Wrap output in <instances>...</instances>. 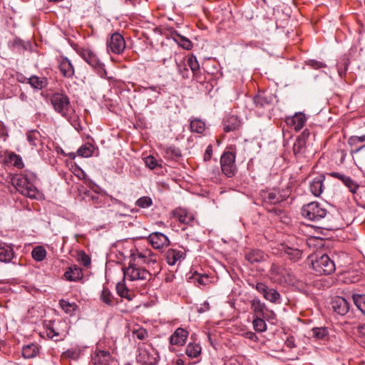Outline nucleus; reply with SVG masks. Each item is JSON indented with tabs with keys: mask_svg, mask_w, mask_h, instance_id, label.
Returning <instances> with one entry per match:
<instances>
[{
	"mask_svg": "<svg viewBox=\"0 0 365 365\" xmlns=\"http://www.w3.org/2000/svg\"><path fill=\"white\" fill-rule=\"evenodd\" d=\"M306 64L315 70L327 67V65L324 63L314 59L307 61Z\"/></svg>",
	"mask_w": 365,
	"mask_h": 365,
	"instance_id": "56",
	"label": "nucleus"
},
{
	"mask_svg": "<svg viewBox=\"0 0 365 365\" xmlns=\"http://www.w3.org/2000/svg\"><path fill=\"white\" fill-rule=\"evenodd\" d=\"M201 351V346L197 343H189L185 349V354L190 358H196L199 356Z\"/></svg>",
	"mask_w": 365,
	"mask_h": 365,
	"instance_id": "38",
	"label": "nucleus"
},
{
	"mask_svg": "<svg viewBox=\"0 0 365 365\" xmlns=\"http://www.w3.org/2000/svg\"><path fill=\"white\" fill-rule=\"evenodd\" d=\"M324 174H320L313 178V180L311 181L309 185V190L315 197H319L323 192L324 189Z\"/></svg>",
	"mask_w": 365,
	"mask_h": 365,
	"instance_id": "21",
	"label": "nucleus"
},
{
	"mask_svg": "<svg viewBox=\"0 0 365 365\" xmlns=\"http://www.w3.org/2000/svg\"><path fill=\"white\" fill-rule=\"evenodd\" d=\"M310 135L309 130L308 129H305L303 132L297 137V139L302 140L304 143H307V140L309 138Z\"/></svg>",
	"mask_w": 365,
	"mask_h": 365,
	"instance_id": "62",
	"label": "nucleus"
},
{
	"mask_svg": "<svg viewBox=\"0 0 365 365\" xmlns=\"http://www.w3.org/2000/svg\"><path fill=\"white\" fill-rule=\"evenodd\" d=\"M76 53L89 65L96 72L103 78L106 76L107 71L104 64L100 61L98 56L91 49L78 47L76 48Z\"/></svg>",
	"mask_w": 365,
	"mask_h": 365,
	"instance_id": "3",
	"label": "nucleus"
},
{
	"mask_svg": "<svg viewBox=\"0 0 365 365\" xmlns=\"http://www.w3.org/2000/svg\"><path fill=\"white\" fill-rule=\"evenodd\" d=\"M263 317L256 316L253 320V327L256 331L264 332L267 330V324Z\"/></svg>",
	"mask_w": 365,
	"mask_h": 365,
	"instance_id": "44",
	"label": "nucleus"
},
{
	"mask_svg": "<svg viewBox=\"0 0 365 365\" xmlns=\"http://www.w3.org/2000/svg\"><path fill=\"white\" fill-rule=\"evenodd\" d=\"M27 83L34 89L41 90L48 86V82L46 77H39L36 75H33L28 78Z\"/></svg>",
	"mask_w": 365,
	"mask_h": 365,
	"instance_id": "32",
	"label": "nucleus"
},
{
	"mask_svg": "<svg viewBox=\"0 0 365 365\" xmlns=\"http://www.w3.org/2000/svg\"><path fill=\"white\" fill-rule=\"evenodd\" d=\"M251 309L256 316L263 317L264 318H272L275 316L274 312L267 309L266 304L260 301L259 299H254L251 303Z\"/></svg>",
	"mask_w": 365,
	"mask_h": 365,
	"instance_id": "15",
	"label": "nucleus"
},
{
	"mask_svg": "<svg viewBox=\"0 0 365 365\" xmlns=\"http://www.w3.org/2000/svg\"><path fill=\"white\" fill-rule=\"evenodd\" d=\"M132 334L134 338L139 340H145L148 337V332L145 328L139 327L132 331Z\"/></svg>",
	"mask_w": 365,
	"mask_h": 365,
	"instance_id": "49",
	"label": "nucleus"
},
{
	"mask_svg": "<svg viewBox=\"0 0 365 365\" xmlns=\"http://www.w3.org/2000/svg\"><path fill=\"white\" fill-rule=\"evenodd\" d=\"M186 257L185 251H182L177 249L170 248L165 253V258L169 265L173 266L178 261L184 259Z\"/></svg>",
	"mask_w": 365,
	"mask_h": 365,
	"instance_id": "22",
	"label": "nucleus"
},
{
	"mask_svg": "<svg viewBox=\"0 0 365 365\" xmlns=\"http://www.w3.org/2000/svg\"><path fill=\"white\" fill-rule=\"evenodd\" d=\"M94 147L91 143H86L82 145L77 150V155L83 158H89L92 156Z\"/></svg>",
	"mask_w": 365,
	"mask_h": 365,
	"instance_id": "39",
	"label": "nucleus"
},
{
	"mask_svg": "<svg viewBox=\"0 0 365 365\" xmlns=\"http://www.w3.org/2000/svg\"><path fill=\"white\" fill-rule=\"evenodd\" d=\"M63 276L67 281L78 282L83 279V274L81 268L73 264L67 268Z\"/></svg>",
	"mask_w": 365,
	"mask_h": 365,
	"instance_id": "23",
	"label": "nucleus"
},
{
	"mask_svg": "<svg viewBox=\"0 0 365 365\" xmlns=\"http://www.w3.org/2000/svg\"><path fill=\"white\" fill-rule=\"evenodd\" d=\"M306 149V143L302 140L297 139L293 145V152L295 156L302 154L304 153Z\"/></svg>",
	"mask_w": 365,
	"mask_h": 365,
	"instance_id": "48",
	"label": "nucleus"
},
{
	"mask_svg": "<svg viewBox=\"0 0 365 365\" xmlns=\"http://www.w3.org/2000/svg\"><path fill=\"white\" fill-rule=\"evenodd\" d=\"M329 175L333 178H337L339 179V180H341L343 183L345 182L346 181V179H347V178L349 176H346L342 173H337V172H331L330 173H329Z\"/></svg>",
	"mask_w": 365,
	"mask_h": 365,
	"instance_id": "60",
	"label": "nucleus"
},
{
	"mask_svg": "<svg viewBox=\"0 0 365 365\" xmlns=\"http://www.w3.org/2000/svg\"><path fill=\"white\" fill-rule=\"evenodd\" d=\"M186 65L190 68L193 78L199 83H202L205 80L204 75L202 73L200 64L196 56L192 55L187 59Z\"/></svg>",
	"mask_w": 365,
	"mask_h": 365,
	"instance_id": "19",
	"label": "nucleus"
},
{
	"mask_svg": "<svg viewBox=\"0 0 365 365\" xmlns=\"http://www.w3.org/2000/svg\"><path fill=\"white\" fill-rule=\"evenodd\" d=\"M301 213L308 220L319 221L326 217L327 211L319 202H312L303 205Z\"/></svg>",
	"mask_w": 365,
	"mask_h": 365,
	"instance_id": "7",
	"label": "nucleus"
},
{
	"mask_svg": "<svg viewBox=\"0 0 365 365\" xmlns=\"http://www.w3.org/2000/svg\"><path fill=\"white\" fill-rule=\"evenodd\" d=\"M347 143L351 148V154H356L363 149H365V134L350 136L348 138Z\"/></svg>",
	"mask_w": 365,
	"mask_h": 365,
	"instance_id": "18",
	"label": "nucleus"
},
{
	"mask_svg": "<svg viewBox=\"0 0 365 365\" xmlns=\"http://www.w3.org/2000/svg\"><path fill=\"white\" fill-rule=\"evenodd\" d=\"M312 335L317 339H324L329 334L326 327H314L312 329Z\"/></svg>",
	"mask_w": 365,
	"mask_h": 365,
	"instance_id": "47",
	"label": "nucleus"
},
{
	"mask_svg": "<svg viewBox=\"0 0 365 365\" xmlns=\"http://www.w3.org/2000/svg\"><path fill=\"white\" fill-rule=\"evenodd\" d=\"M188 336V331L182 328H178L170 336V343L172 345L182 346L185 344Z\"/></svg>",
	"mask_w": 365,
	"mask_h": 365,
	"instance_id": "25",
	"label": "nucleus"
},
{
	"mask_svg": "<svg viewBox=\"0 0 365 365\" xmlns=\"http://www.w3.org/2000/svg\"><path fill=\"white\" fill-rule=\"evenodd\" d=\"M244 336L253 341H256L258 339L257 336L252 331H247L244 334Z\"/></svg>",
	"mask_w": 365,
	"mask_h": 365,
	"instance_id": "63",
	"label": "nucleus"
},
{
	"mask_svg": "<svg viewBox=\"0 0 365 365\" xmlns=\"http://www.w3.org/2000/svg\"><path fill=\"white\" fill-rule=\"evenodd\" d=\"M36 180V175L28 170L12 178L13 185L17 190L30 198H35L38 192L35 186Z\"/></svg>",
	"mask_w": 365,
	"mask_h": 365,
	"instance_id": "2",
	"label": "nucleus"
},
{
	"mask_svg": "<svg viewBox=\"0 0 365 365\" xmlns=\"http://www.w3.org/2000/svg\"><path fill=\"white\" fill-rule=\"evenodd\" d=\"M50 101L55 111L62 117H69L70 113H74V109L71 106L69 98L66 94L55 93L51 96Z\"/></svg>",
	"mask_w": 365,
	"mask_h": 365,
	"instance_id": "6",
	"label": "nucleus"
},
{
	"mask_svg": "<svg viewBox=\"0 0 365 365\" xmlns=\"http://www.w3.org/2000/svg\"><path fill=\"white\" fill-rule=\"evenodd\" d=\"M153 204L152 199L148 196H143L138 199L135 205L141 208H147Z\"/></svg>",
	"mask_w": 365,
	"mask_h": 365,
	"instance_id": "50",
	"label": "nucleus"
},
{
	"mask_svg": "<svg viewBox=\"0 0 365 365\" xmlns=\"http://www.w3.org/2000/svg\"><path fill=\"white\" fill-rule=\"evenodd\" d=\"M286 123L298 131L301 130L307 122V118L302 113H297L292 117H287L285 119Z\"/></svg>",
	"mask_w": 365,
	"mask_h": 365,
	"instance_id": "20",
	"label": "nucleus"
},
{
	"mask_svg": "<svg viewBox=\"0 0 365 365\" xmlns=\"http://www.w3.org/2000/svg\"><path fill=\"white\" fill-rule=\"evenodd\" d=\"M6 161L17 168H22L24 167V163L21 157L15 153H9Z\"/></svg>",
	"mask_w": 365,
	"mask_h": 365,
	"instance_id": "43",
	"label": "nucleus"
},
{
	"mask_svg": "<svg viewBox=\"0 0 365 365\" xmlns=\"http://www.w3.org/2000/svg\"><path fill=\"white\" fill-rule=\"evenodd\" d=\"M282 251L288 257L290 260L293 262H297L302 258V252L299 249L285 245H282Z\"/></svg>",
	"mask_w": 365,
	"mask_h": 365,
	"instance_id": "31",
	"label": "nucleus"
},
{
	"mask_svg": "<svg viewBox=\"0 0 365 365\" xmlns=\"http://www.w3.org/2000/svg\"><path fill=\"white\" fill-rule=\"evenodd\" d=\"M289 195V190H280L279 188H272L262 190L259 192V197L263 204L277 205L286 200Z\"/></svg>",
	"mask_w": 365,
	"mask_h": 365,
	"instance_id": "5",
	"label": "nucleus"
},
{
	"mask_svg": "<svg viewBox=\"0 0 365 365\" xmlns=\"http://www.w3.org/2000/svg\"><path fill=\"white\" fill-rule=\"evenodd\" d=\"M168 31L170 34L173 39L182 48L186 50H190L192 47V43L187 38L180 35L175 29L173 28H169Z\"/></svg>",
	"mask_w": 365,
	"mask_h": 365,
	"instance_id": "26",
	"label": "nucleus"
},
{
	"mask_svg": "<svg viewBox=\"0 0 365 365\" xmlns=\"http://www.w3.org/2000/svg\"><path fill=\"white\" fill-rule=\"evenodd\" d=\"M72 125V126L76 129L78 128H81L80 123L79 117L76 114V113H70L69 117H64Z\"/></svg>",
	"mask_w": 365,
	"mask_h": 365,
	"instance_id": "53",
	"label": "nucleus"
},
{
	"mask_svg": "<svg viewBox=\"0 0 365 365\" xmlns=\"http://www.w3.org/2000/svg\"><path fill=\"white\" fill-rule=\"evenodd\" d=\"M137 361L144 365H156L159 361L158 351L153 347L151 344L145 342L138 344Z\"/></svg>",
	"mask_w": 365,
	"mask_h": 365,
	"instance_id": "4",
	"label": "nucleus"
},
{
	"mask_svg": "<svg viewBox=\"0 0 365 365\" xmlns=\"http://www.w3.org/2000/svg\"><path fill=\"white\" fill-rule=\"evenodd\" d=\"M107 48L115 54L122 53L125 48L123 36L118 32L113 34L107 41Z\"/></svg>",
	"mask_w": 365,
	"mask_h": 365,
	"instance_id": "12",
	"label": "nucleus"
},
{
	"mask_svg": "<svg viewBox=\"0 0 365 365\" xmlns=\"http://www.w3.org/2000/svg\"><path fill=\"white\" fill-rule=\"evenodd\" d=\"M178 71L180 74L182 75L183 78H188L190 76V72L188 68H187V65L185 63H177Z\"/></svg>",
	"mask_w": 365,
	"mask_h": 365,
	"instance_id": "57",
	"label": "nucleus"
},
{
	"mask_svg": "<svg viewBox=\"0 0 365 365\" xmlns=\"http://www.w3.org/2000/svg\"><path fill=\"white\" fill-rule=\"evenodd\" d=\"M100 299L103 303L109 307H114L118 304V299L113 297L109 289L106 287L103 288Z\"/></svg>",
	"mask_w": 365,
	"mask_h": 365,
	"instance_id": "30",
	"label": "nucleus"
},
{
	"mask_svg": "<svg viewBox=\"0 0 365 365\" xmlns=\"http://www.w3.org/2000/svg\"><path fill=\"white\" fill-rule=\"evenodd\" d=\"M73 173L78 179L81 180L84 179L86 176V174L85 173L83 170L79 168L78 166H76L73 168Z\"/></svg>",
	"mask_w": 365,
	"mask_h": 365,
	"instance_id": "58",
	"label": "nucleus"
},
{
	"mask_svg": "<svg viewBox=\"0 0 365 365\" xmlns=\"http://www.w3.org/2000/svg\"><path fill=\"white\" fill-rule=\"evenodd\" d=\"M241 120L238 116L231 115L223 121V130L226 133L237 130L241 127Z\"/></svg>",
	"mask_w": 365,
	"mask_h": 365,
	"instance_id": "24",
	"label": "nucleus"
},
{
	"mask_svg": "<svg viewBox=\"0 0 365 365\" xmlns=\"http://www.w3.org/2000/svg\"><path fill=\"white\" fill-rule=\"evenodd\" d=\"M14 257L13 248L4 243H0V262H9Z\"/></svg>",
	"mask_w": 365,
	"mask_h": 365,
	"instance_id": "33",
	"label": "nucleus"
},
{
	"mask_svg": "<svg viewBox=\"0 0 365 365\" xmlns=\"http://www.w3.org/2000/svg\"><path fill=\"white\" fill-rule=\"evenodd\" d=\"M212 155V145H209L207 147L206 150L204 154V160L209 161L211 159Z\"/></svg>",
	"mask_w": 365,
	"mask_h": 365,
	"instance_id": "61",
	"label": "nucleus"
},
{
	"mask_svg": "<svg viewBox=\"0 0 365 365\" xmlns=\"http://www.w3.org/2000/svg\"><path fill=\"white\" fill-rule=\"evenodd\" d=\"M59 305L61 308L68 314L72 316L74 314L78 306L76 303H71L67 300H59Z\"/></svg>",
	"mask_w": 365,
	"mask_h": 365,
	"instance_id": "40",
	"label": "nucleus"
},
{
	"mask_svg": "<svg viewBox=\"0 0 365 365\" xmlns=\"http://www.w3.org/2000/svg\"><path fill=\"white\" fill-rule=\"evenodd\" d=\"M236 154L233 151H225L220 158L222 172L227 177H233L237 172L235 165Z\"/></svg>",
	"mask_w": 365,
	"mask_h": 365,
	"instance_id": "9",
	"label": "nucleus"
},
{
	"mask_svg": "<svg viewBox=\"0 0 365 365\" xmlns=\"http://www.w3.org/2000/svg\"><path fill=\"white\" fill-rule=\"evenodd\" d=\"M47 327V336L53 339L55 341H58V339L57 337L62 336V333L57 331V329L54 327V322L49 321L48 324H46Z\"/></svg>",
	"mask_w": 365,
	"mask_h": 365,
	"instance_id": "45",
	"label": "nucleus"
},
{
	"mask_svg": "<svg viewBox=\"0 0 365 365\" xmlns=\"http://www.w3.org/2000/svg\"><path fill=\"white\" fill-rule=\"evenodd\" d=\"M156 264L157 255L150 250L140 251L135 248L130 250L128 266L123 268L124 277L130 281L148 279L151 274L144 265L150 267Z\"/></svg>",
	"mask_w": 365,
	"mask_h": 365,
	"instance_id": "1",
	"label": "nucleus"
},
{
	"mask_svg": "<svg viewBox=\"0 0 365 365\" xmlns=\"http://www.w3.org/2000/svg\"><path fill=\"white\" fill-rule=\"evenodd\" d=\"M329 175L333 178H337L339 179V180H341L343 183L345 182L346 181V179H347V178L349 176H346L342 173H337V172H331L330 173H329Z\"/></svg>",
	"mask_w": 365,
	"mask_h": 365,
	"instance_id": "59",
	"label": "nucleus"
},
{
	"mask_svg": "<svg viewBox=\"0 0 365 365\" xmlns=\"http://www.w3.org/2000/svg\"><path fill=\"white\" fill-rule=\"evenodd\" d=\"M78 261L86 267L91 265V257L83 250L78 252Z\"/></svg>",
	"mask_w": 365,
	"mask_h": 365,
	"instance_id": "51",
	"label": "nucleus"
},
{
	"mask_svg": "<svg viewBox=\"0 0 365 365\" xmlns=\"http://www.w3.org/2000/svg\"><path fill=\"white\" fill-rule=\"evenodd\" d=\"M26 139L33 148H36L38 145L42 143L41 135L37 130H31L26 133Z\"/></svg>",
	"mask_w": 365,
	"mask_h": 365,
	"instance_id": "36",
	"label": "nucleus"
},
{
	"mask_svg": "<svg viewBox=\"0 0 365 365\" xmlns=\"http://www.w3.org/2000/svg\"><path fill=\"white\" fill-rule=\"evenodd\" d=\"M40 352V346L36 343H30L22 347L21 354L24 359L35 358Z\"/></svg>",
	"mask_w": 365,
	"mask_h": 365,
	"instance_id": "28",
	"label": "nucleus"
},
{
	"mask_svg": "<svg viewBox=\"0 0 365 365\" xmlns=\"http://www.w3.org/2000/svg\"><path fill=\"white\" fill-rule=\"evenodd\" d=\"M31 255L36 261L41 262L46 258V251L43 247L38 246L33 249Z\"/></svg>",
	"mask_w": 365,
	"mask_h": 365,
	"instance_id": "42",
	"label": "nucleus"
},
{
	"mask_svg": "<svg viewBox=\"0 0 365 365\" xmlns=\"http://www.w3.org/2000/svg\"><path fill=\"white\" fill-rule=\"evenodd\" d=\"M117 294L122 298H125L130 301L133 299L130 290L128 289L124 282H118L116 284Z\"/></svg>",
	"mask_w": 365,
	"mask_h": 365,
	"instance_id": "41",
	"label": "nucleus"
},
{
	"mask_svg": "<svg viewBox=\"0 0 365 365\" xmlns=\"http://www.w3.org/2000/svg\"><path fill=\"white\" fill-rule=\"evenodd\" d=\"M267 255L259 250H251L245 254V259L251 264L259 263L265 260Z\"/></svg>",
	"mask_w": 365,
	"mask_h": 365,
	"instance_id": "29",
	"label": "nucleus"
},
{
	"mask_svg": "<svg viewBox=\"0 0 365 365\" xmlns=\"http://www.w3.org/2000/svg\"><path fill=\"white\" fill-rule=\"evenodd\" d=\"M163 156L165 159L177 161L182 157L181 150L175 145L165 148Z\"/></svg>",
	"mask_w": 365,
	"mask_h": 365,
	"instance_id": "34",
	"label": "nucleus"
},
{
	"mask_svg": "<svg viewBox=\"0 0 365 365\" xmlns=\"http://www.w3.org/2000/svg\"><path fill=\"white\" fill-rule=\"evenodd\" d=\"M192 279L201 285H205L208 284L209 282V277L207 274H200L197 272H195L192 274Z\"/></svg>",
	"mask_w": 365,
	"mask_h": 365,
	"instance_id": "52",
	"label": "nucleus"
},
{
	"mask_svg": "<svg viewBox=\"0 0 365 365\" xmlns=\"http://www.w3.org/2000/svg\"><path fill=\"white\" fill-rule=\"evenodd\" d=\"M253 101L257 108H264L271 105L272 102V97L269 95H266L265 93H259L256 95L253 98Z\"/></svg>",
	"mask_w": 365,
	"mask_h": 365,
	"instance_id": "35",
	"label": "nucleus"
},
{
	"mask_svg": "<svg viewBox=\"0 0 365 365\" xmlns=\"http://www.w3.org/2000/svg\"><path fill=\"white\" fill-rule=\"evenodd\" d=\"M344 184L349 188V191L354 194L356 192V190L359 187V184L350 177H348L347 179H346Z\"/></svg>",
	"mask_w": 365,
	"mask_h": 365,
	"instance_id": "54",
	"label": "nucleus"
},
{
	"mask_svg": "<svg viewBox=\"0 0 365 365\" xmlns=\"http://www.w3.org/2000/svg\"><path fill=\"white\" fill-rule=\"evenodd\" d=\"M13 45L16 47H18V48L22 47L24 49H26V47L24 46V41L19 38H16L14 40Z\"/></svg>",
	"mask_w": 365,
	"mask_h": 365,
	"instance_id": "64",
	"label": "nucleus"
},
{
	"mask_svg": "<svg viewBox=\"0 0 365 365\" xmlns=\"http://www.w3.org/2000/svg\"><path fill=\"white\" fill-rule=\"evenodd\" d=\"M173 215L180 223L187 225H191L195 220L194 215L185 209H176L173 212Z\"/></svg>",
	"mask_w": 365,
	"mask_h": 365,
	"instance_id": "27",
	"label": "nucleus"
},
{
	"mask_svg": "<svg viewBox=\"0 0 365 365\" xmlns=\"http://www.w3.org/2000/svg\"><path fill=\"white\" fill-rule=\"evenodd\" d=\"M256 289L263 295L264 298L272 303L279 304L281 295L279 292L273 288H269L263 282H257Z\"/></svg>",
	"mask_w": 365,
	"mask_h": 365,
	"instance_id": "11",
	"label": "nucleus"
},
{
	"mask_svg": "<svg viewBox=\"0 0 365 365\" xmlns=\"http://www.w3.org/2000/svg\"><path fill=\"white\" fill-rule=\"evenodd\" d=\"M61 74L66 78H72L75 74V68L71 61L67 57H61L58 66Z\"/></svg>",
	"mask_w": 365,
	"mask_h": 365,
	"instance_id": "17",
	"label": "nucleus"
},
{
	"mask_svg": "<svg viewBox=\"0 0 365 365\" xmlns=\"http://www.w3.org/2000/svg\"><path fill=\"white\" fill-rule=\"evenodd\" d=\"M331 304L333 311L341 316H344L349 310V303L342 297L336 296L334 297Z\"/></svg>",
	"mask_w": 365,
	"mask_h": 365,
	"instance_id": "16",
	"label": "nucleus"
},
{
	"mask_svg": "<svg viewBox=\"0 0 365 365\" xmlns=\"http://www.w3.org/2000/svg\"><path fill=\"white\" fill-rule=\"evenodd\" d=\"M352 298L356 307L365 315V295L354 294Z\"/></svg>",
	"mask_w": 365,
	"mask_h": 365,
	"instance_id": "46",
	"label": "nucleus"
},
{
	"mask_svg": "<svg viewBox=\"0 0 365 365\" xmlns=\"http://www.w3.org/2000/svg\"><path fill=\"white\" fill-rule=\"evenodd\" d=\"M148 240L153 247L156 250H162L169 246L168 237L162 232H152L148 236Z\"/></svg>",
	"mask_w": 365,
	"mask_h": 365,
	"instance_id": "14",
	"label": "nucleus"
},
{
	"mask_svg": "<svg viewBox=\"0 0 365 365\" xmlns=\"http://www.w3.org/2000/svg\"><path fill=\"white\" fill-rule=\"evenodd\" d=\"M94 365H118L117 360L108 351L96 349L93 357Z\"/></svg>",
	"mask_w": 365,
	"mask_h": 365,
	"instance_id": "13",
	"label": "nucleus"
},
{
	"mask_svg": "<svg viewBox=\"0 0 365 365\" xmlns=\"http://www.w3.org/2000/svg\"><path fill=\"white\" fill-rule=\"evenodd\" d=\"M145 163L147 167H148L150 170H153L157 167H160L161 165L158 163L157 160L153 155H149L145 158Z\"/></svg>",
	"mask_w": 365,
	"mask_h": 365,
	"instance_id": "55",
	"label": "nucleus"
},
{
	"mask_svg": "<svg viewBox=\"0 0 365 365\" xmlns=\"http://www.w3.org/2000/svg\"><path fill=\"white\" fill-rule=\"evenodd\" d=\"M312 268L317 274L329 275L332 274L335 269V264L327 255H317L312 262Z\"/></svg>",
	"mask_w": 365,
	"mask_h": 365,
	"instance_id": "8",
	"label": "nucleus"
},
{
	"mask_svg": "<svg viewBox=\"0 0 365 365\" xmlns=\"http://www.w3.org/2000/svg\"><path fill=\"white\" fill-rule=\"evenodd\" d=\"M270 277L274 283L281 285H284L292 281L289 271L283 266L275 264H273L270 268Z\"/></svg>",
	"mask_w": 365,
	"mask_h": 365,
	"instance_id": "10",
	"label": "nucleus"
},
{
	"mask_svg": "<svg viewBox=\"0 0 365 365\" xmlns=\"http://www.w3.org/2000/svg\"><path fill=\"white\" fill-rule=\"evenodd\" d=\"M190 129L192 133L202 134L205 130V123L197 118L190 119Z\"/></svg>",
	"mask_w": 365,
	"mask_h": 365,
	"instance_id": "37",
	"label": "nucleus"
}]
</instances>
